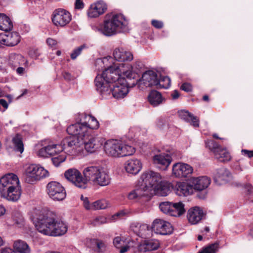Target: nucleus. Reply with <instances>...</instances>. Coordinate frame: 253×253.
Wrapping results in <instances>:
<instances>
[{
	"label": "nucleus",
	"instance_id": "f257e3e1",
	"mask_svg": "<svg viewBox=\"0 0 253 253\" xmlns=\"http://www.w3.org/2000/svg\"><path fill=\"white\" fill-rule=\"evenodd\" d=\"M123 64H114L106 68L101 74H98L95 79L97 90L104 98L111 93L114 98L121 99L125 97L128 92L126 80L134 79L132 72L126 71Z\"/></svg>",
	"mask_w": 253,
	"mask_h": 253
},
{
	"label": "nucleus",
	"instance_id": "f03ea898",
	"mask_svg": "<svg viewBox=\"0 0 253 253\" xmlns=\"http://www.w3.org/2000/svg\"><path fill=\"white\" fill-rule=\"evenodd\" d=\"M34 217L35 227L44 235L57 236L64 234L67 231V225L62 221L50 217V213L36 210Z\"/></svg>",
	"mask_w": 253,
	"mask_h": 253
},
{
	"label": "nucleus",
	"instance_id": "7ed1b4c3",
	"mask_svg": "<svg viewBox=\"0 0 253 253\" xmlns=\"http://www.w3.org/2000/svg\"><path fill=\"white\" fill-rule=\"evenodd\" d=\"M42 147L39 149L37 154L40 157L47 158L58 154L65 151L70 155H77L83 150L81 139L76 138H68L64 139L60 144L52 142L47 143L44 142L41 144Z\"/></svg>",
	"mask_w": 253,
	"mask_h": 253
},
{
	"label": "nucleus",
	"instance_id": "20e7f679",
	"mask_svg": "<svg viewBox=\"0 0 253 253\" xmlns=\"http://www.w3.org/2000/svg\"><path fill=\"white\" fill-rule=\"evenodd\" d=\"M77 123L69 126L67 128V133L71 135L77 136L78 139L82 140L91 130L99 128V124L96 118L84 113L78 114L76 118Z\"/></svg>",
	"mask_w": 253,
	"mask_h": 253
},
{
	"label": "nucleus",
	"instance_id": "39448f33",
	"mask_svg": "<svg viewBox=\"0 0 253 253\" xmlns=\"http://www.w3.org/2000/svg\"><path fill=\"white\" fill-rule=\"evenodd\" d=\"M127 25L128 22L123 14L111 13L105 15L98 30L104 36L110 37L125 32Z\"/></svg>",
	"mask_w": 253,
	"mask_h": 253
},
{
	"label": "nucleus",
	"instance_id": "423d86ee",
	"mask_svg": "<svg viewBox=\"0 0 253 253\" xmlns=\"http://www.w3.org/2000/svg\"><path fill=\"white\" fill-rule=\"evenodd\" d=\"M104 148L107 155L115 158L130 156L135 152L134 147L116 139L106 141Z\"/></svg>",
	"mask_w": 253,
	"mask_h": 253
},
{
	"label": "nucleus",
	"instance_id": "0eeeda50",
	"mask_svg": "<svg viewBox=\"0 0 253 253\" xmlns=\"http://www.w3.org/2000/svg\"><path fill=\"white\" fill-rule=\"evenodd\" d=\"M83 174L87 182L93 185L105 186L111 183V178L108 172L98 167L90 166L85 168Z\"/></svg>",
	"mask_w": 253,
	"mask_h": 253
},
{
	"label": "nucleus",
	"instance_id": "6e6552de",
	"mask_svg": "<svg viewBox=\"0 0 253 253\" xmlns=\"http://www.w3.org/2000/svg\"><path fill=\"white\" fill-rule=\"evenodd\" d=\"M162 180L161 175L153 171H146L143 172L138 180V183L142 184V187L145 189L149 193L154 189L156 186Z\"/></svg>",
	"mask_w": 253,
	"mask_h": 253
},
{
	"label": "nucleus",
	"instance_id": "1a4fd4ad",
	"mask_svg": "<svg viewBox=\"0 0 253 253\" xmlns=\"http://www.w3.org/2000/svg\"><path fill=\"white\" fill-rule=\"evenodd\" d=\"M159 208L164 213L173 216H179L185 212L184 205L182 202H163L160 204Z\"/></svg>",
	"mask_w": 253,
	"mask_h": 253
},
{
	"label": "nucleus",
	"instance_id": "9d476101",
	"mask_svg": "<svg viewBox=\"0 0 253 253\" xmlns=\"http://www.w3.org/2000/svg\"><path fill=\"white\" fill-rule=\"evenodd\" d=\"M81 141L83 148H84L87 152L92 153L101 147L104 140L102 138L94 136L91 133H89Z\"/></svg>",
	"mask_w": 253,
	"mask_h": 253
},
{
	"label": "nucleus",
	"instance_id": "9b49d317",
	"mask_svg": "<svg viewBox=\"0 0 253 253\" xmlns=\"http://www.w3.org/2000/svg\"><path fill=\"white\" fill-rule=\"evenodd\" d=\"M64 176L77 187L81 189L86 188V178L83 177L81 173L77 169L71 168L67 169L64 172Z\"/></svg>",
	"mask_w": 253,
	"mask_h": 253
},
{
	"label": "nucleus",
	"instance_id": "f8f14e48",
	"mask_svg": "<svg viewBox=\"0 0 253 253\" xmlns=\"http://www.w3.org/2000/svg\"><path fill=\"white\" fill-rule=\"evenodd\" d=\"M206 146L214 153V156L218 161L222 162L230 160V153L225 148H222L216 142L212 140H208L205 142Z\"/></svg>",
	"mask_w": 253,
	"mask_h": 253
},
{
	"label": "nucleus",
	"instance_id": "ddd939ff",
	"mask_svg": "<svg viewBox=\"0 0 253 253\" xmlns=\"http://www.w3.org/2000/svg\"><path fill=\"white\" fill-rule=\"evenodd\" d=\"M46 188L49 197L54 201H62L66 197L65 188L59 182H50L47 184Z\"/></svg>",
	"mask_w": 253,
	"mask_h": 253
},
{
	"label": "nucleus",
	"instance_id": "4468645a",
	"mask_svg": "<svg viewBox=\"0 0 253 253\" xmlns=\"http://www.w3.org/2000/svg\"><path fill=\"white\" fill-rule=\"evenodd\" d=\"M72 16L65 9L59 8L55 10L52 14V21L57 27H63L70 23Z\"/></svg>",
	"mask_w": 253,
	"mask_h": 253
},
{
	"label": "nucleus",
	"instance_id": "2eb2a0df",
	"mask_svg": "<svg viewBox=\"0 0 253 253\" xmlns=\"http://www.w3.org/2000/svg\"><path fill=\"white\" fill-rule=\"evenodd\" d=\"M20 185L17 176L13 173H8L0 179V193L11 189Z\"/></svg>",
	"mask_w": 253,
	"mask_h": 253
},
{
	"label": "nucleus",
	"instance_id": "dca6fc26",
	"mask_svg": "<svg viewBox=\"0 0 253 253\" xmlns=\"http://www.w3.org/2000/svg\"><path fill=\"white\" fill-rule=\"evenodd\" d=\"M152 230L157 234L165 235L172 233L173 227L169 222L162 219H156L153 221Z\"/></svg>",
	"mask_w": 253,
	"mask_h": 253
},
{
	"label": "nucleus",
	"instance_id": "f3484780",
	"mask_svg": "<svg viewBox=\"0 0 253 253\" xmlns=\"http://www.w3.org/2000/svg\"><path fill=\"white\" fill-rule=\"evenodd\" d=\"M158 76L156 73L154 71L149 70L146 71L142 76L141 79L136 80V84L138 83V87L143 89L141 86L142 84L145 87L155 86L156 87L157 84Z\"/></svg>",
	"mask_w": 253,
	"mask_h": 253
},
{
	"label": "nucleus",
	"instance_id": "a211bd4d",
	"mask_svg": "<svg viewBox=\"0 0 253 253\" xmlns=\"http://www.w3.org/2000/svg\"><path fill=\"white\" fill-rule=\"evenodd\" d=\"M193 169L189 165L183 163H177L172 167V174L178 178L187 177L193 172Z\"/></svg>",
	"mask_w": 253,
	"mask_h": 253
},
{
	"label": "nucleus",
	"instance_id": "6ab92c4d",
	"mask_svg": "<svg viewBox=\"0 0 253 253\" xmlns=\"http://www.w3.org/2000/svg\"><path fill=\"white\" fill-rule=\"evenodd\" d=\"M20 41V36L17 32L0 34V43L9 46L17 45Z\"/></svg>",
	"mask_w": 253,
	"mask_h": 253
},
{
	"label": "nucleus",
	"instance_id": "aec40b11",
	"mask_svg": "<svg viewBox=\"0 0 253 253\" xmlns=\"http://www.w3.org/2000/svg\"><path fill=\"white\" fill-rule=\"evenodd\" d=\"M206 215V212L199 207H194L190 208L187 212V218L190 223L196 224L199 223Z\"/></svg>",
	"mask_w": 253,
	"mask_h": 253
},
{
	"label": "nucleus",
	"instance_id": "412c9836",
	"mask_svg": "<svg viewBox=\"0 0 253 253\" xmlns=\"http://www.w3.org/2000/svg\"><path fill=\"white\" fill-rule=\"evenodd\" d=\"M106 3L99 1L91 4L87 11V15L90 18H96L103 14L107 10Z\"/></svg>",
	"mask_w": 253,
	"mask_h": 253
},
{
	"label": "nucleus",
	"instance_id": "4be33fe9",
	"mask_svg": "<svg viewBox=\"0 0 253 253\" xmlns=\"http://www.w3.org/2000/svg\"><path fill=\"white\" fill-rule=\"evenodd\" d=\"M1 197L5 199L7 201L11 202H16L20 198L21 195V188L20 185L11 188L0 193Z\"/></svg>",
	"mask_w": 253,
	"mask_h": 253
},
{
	"label": "nucleus",
	"instance_id": "5701e85b",
	"mask_svg": "<svg viewBox=\"0 0 253 253\" xmlns=\"http://www.w3.org/2000/svg\"><path fill=\"white\" fill-rule=\"evenodd\" d=\"M113 55L115 60L120 62L131 61L133 59L132 53L123 48H115Z\"/></svg>",
	"mask_w": 253,
	"mask_h": 253
},
{
	"label": "nucleus",
	"instance_id": "b1692460",
	"mask_svg": "<svg viewBox=\"0 0 253 253\" xmlns=\"http://www.w3.org/2000/svg\"><path fill=\"white\" fill-rule=\"evenodd\" d=\"M193 189L202 191L207 188L211 183V179L206 176L193 178L192 181Z\"/></svg>",
	"mask_w": 253,
	"mask_h": 253
},
{
	"label": "nucleus",
	"instance_id": "393cba45",
	"mask_svg": "<svg viewBox=\"0 0 253 253\" xmlns=\"http://www.w3.org/2000/svg\"><path fill=\"white\" fill-rule=\"evenodd\" d=\"M171 185L170 183L166 181L161 180L156 186H155L153 189L154 193L160 196H167L171 189Z\"/></svg>",
	"mask_w": 253,
	"mask_h": 253
},
{
	"label": "nucleus",
	"instance_id": "a878e982",
	"mask_svg": "<svg viewBox=\"0 0 253 253\" xmlns=\"http://www.w3.org/2000/svg\"><path fill=\"white\" fill-rule=\"evenodd\" d=\"M160 243L158 240H149L145 241L137 247L138 253H144L146 252L156 250L158 249Z\"/></svg>",
	"mask_w": 253,
	"mask_h": 253
},
{
	"label": "nucleus",
	"instance_id": "bb28decb",
	"mask_svg": "<svg viewBox=\"0 0 253 253\" xmlns=\"http://www.w3.org/2000/svg\"><path fill=\"white\" fill-rule=\"evenodd\" d=\"M125 169L128 173L136 174L141 169L142 164L139 160L130 159L126 162Z\"/></svg>",
	"mask_w": 253,
	"mask_h": 253
},
{
	"label": "nucleus",
	"instance_id": "cd10ccee",
	"mask_svg": "<svg viewBox=\"0 0 253 253\" xmlns=\"http://www.w3.org/2000/svg\"><path fill=\"white\" fill-rule=\"evenodd\" d=\"M8 63L10 67L15 69L20 65L23 64L27 65L28 62L22 55L11 53L9 55Z\"/></svg>",
	"mask_w": 253,
	"mask_h": 253
},
{
	"label": "nucleus",
	"instance_id": "c85d7f7f",
	"mask_svg": "<svg viewBox=\"0 0 253 253\" xmlns=\"http://www.w3.org/2000/svg\"><path fill=\"white\" fill-rule=\"evenodd\" d=\"M175 191L179 196H186L193 193V186L186 182H179L175 185Z\"/></svg>",
	"mask_w": 253,
	"mask_h": 253
},
{
	"label": "nucleus",
	"instance_id": "c756f323",
	"mask_svg": "<svg viewBox=\"0 0 253 253\" xmlns=\"http://www.w3.org/2000/svg\"><path fill=\"white\" fill-rule=\"evenodd\" d=\"M153 161L155 164L162 166V169L165 170L171 162L172 159L169 154L163 153L154 156Z\"/></svg>",
	"mask_w": 253,
	"mask_h": 253
},
{
	"label": "nucleus",
	"instance_id": "7c9ffc66",
	"mask_svg": "<svg viewBox=\"0 0 253 253\" xmlns=\"http://www.w3.org/2000/svg\"><path fill=\"white\" fill-rule=\"evenodd\" d=\"M37 165H31L25 170V181L28 183H33L37 181Z\"/></svg>",
	"mask_w": 253,
	"mask_h": 253
},
{
	"label": "nucleus",
	"instance_id": "2f4dec72",
	"mask_svg": "<svg viewBox=\"0 0 253 253\" xmlns=\"http://www.w3.org/2000/svg\"><path fill=\"white\" fill-rule=\"evenodd\" d=\"M148 98L150 104L154 107L157 106L163 103L165 100L161 94L156 90L151 91L149 93Z\"/></svg>",
	"mask_w": 253,
	"mask_h": 253
},
{
	"label": "nucleus",
	"instance_id": "473e14b6",
	"mask_svg": "<svg viewBox=\"0 0 253 253\" xmlns=\"http://www.w3.org/2000/svg\"><path fill=\"white\" fill-rule=\"evenodd\" d=\"M13 250L15 253H30L31 252L28 245L25 242L21 240H17L14 242Z\"/></svg>",
	"mask_w": 253,
	"mask_h": 253
},
{
	"label": "nucleus",
	"instance_id": "72a5a7b5",
	"mask_svg": "<svg viewBox=\"0 0 253 253\" xmlns=\"http://www.w3.org/2000/svg\"><path fill=\"white\" fill-rule=\"evenodd\" d=\"M13 28V23L10 19L5 14L0 13V29L8 31Z\"/></svg>",
	"mask_w": 253,
	"mask_h": 253
},
{
	"label": "nucleus",
	"instance_id": "f704fd0d",
	"mask_svg": "<svg viewBox=\"0 0 253 253\" xmlns=\"http://www.w3.org/2000/svg\"><path fill=\"white\" fill-rule=\"evenodd\" d=\"M139 188H137L131 191L127 196V197L130 200H134L138 198L143 196H146L149 195V193L145 189L142 187V184L139 183Z\"/></svg>",
	"mask_w": 253,
	"mask_h": 253
},
{
	"label": "nucleus",
	"instance_id": "c9c22d12",
	"mask_svg": "<svg viewBox=\"0 0 253 253\" xmlns=\"http://www.w3.org/2000/svg\"><path fill=\"white\" fill-rule=\"evenodd\" d=\"M229 171L224 168L218 169L214 176V181L216 183L220 181H225L227 178L229 176Z\"/></svg>",
	"mask_w": 253,
	"mask_h": 253
},
{
	"label": "nucleus",
	"instance_id": "e433bc0d",
	"mask_svg": "<svg viewBox=\"0 0 253 253\" xmlns=\"http://www.w3.org/2000/svg\"><path fill=\"white\" fill-rule=\"evenodd\" d=\"M12 141L16 151L22 153L24 151V145L22 136L19 134H16L12 138Z\"/></svg>",
	"mask_w": 253,
	"mask_h": 253
},
{
	"label": "nucleus",
	"instance_id": "4c0bfd02",
	"mask_svg": "<svg viewBox=\"0 0 253 253\" xmlns=\"http://www.w3.org/2000/svg\"><path fill=\"white\" fill-rule=\"evenodd\" d=\"M133 230L139 236L142 238H146L150 231L147 224H138Z\"/></svg>",
	"mask_w": 253,
	"mask_h": 253
},
{
	"label": "nucleus",
	"instance_id": "58836bf2",
	"mask_svg": "<svg viewBox=\"0 0 253 253\" xmlns=\"http://www.w3.org/2000/svg\"><path fill=\"white\" fill-rule=\"evenodd\" d=\"M113 244L116 248L120 249V253H125L129 248L128 246L124 245V241L119 236H117L114 239Z\"/></svg>",
	"mask_w": 253,
	"mask_h": 253
},
{
	"label": "nucleus",
	"instance_id": "ea45409f",
	"mask_svg": "<svg viewBox=\"0 0 253 253\" xmlns=\"http://www.w3.org/2000/svg\"><path fill=\"white\" fill-rule=\"evenodd\" d=\"M170 84V80L167 76L162 77L159 80L157 79V84L156 88H167Z\"/></svg>",
	"mask_w": 253,
	"mask_h": 253
},
{
	"label": "nucleus",
	"instance_id": "a19ab883",
	"mask_svg": "<svg viewBox=\"0 0 253 253\" xmlns=\"http://www.w3.org/2000/svg\"><path fill=\"white\" fill-rule=\"evenodd\" d=\"M125 65V67L124 68L126 71H131L133 74L134 77L136 75L134 72H135L138 71L140 68H142L143 64L142 63L139 61H135L132 65H126L125 64L123 63Z\"/></svg>",
	"mask_w": 253,
	"mask_h": 253
},
{
	"label": "nucleus",
	"instance_id": "79ce46f5",
	"mask_svg": "<svg viewBox=\"0 0 253 253\" xmlns=\"http://www.w3.org/2000/svg\"><path fill=\"white\" fill-rule=\"evenodd\" d=\"M108 206V202L104 199L97 200L92 204V209L94 210L105 209Z\"/></svg>",
	"mask_w": 253,
	"mask_h": 253
},
{
	"label": "nucleus",
	"instance_id": "37998d69",
	"mask_svg": "<svg viewBox=\"0 0 253 253\" xmlns=\"http://www.w3.org/2000/svg\"><path fill=\"white\" fill-rule=\"evenodd\" d=\"M219 249V244L217 242L211 244L204 248L198 253H216Z\"/></svg>",
	"mask_w": 253,
	"mask_h": 253
},
{
	"label": "nucleus",
	"instance_id": "c03bdc74",
	"mask_svg": "<svg viewBox=\"0 0 253 253\" xmlns=\"http://www.w3.org/2000/svg\"><path fill=\"white\" fill-rule=\"evenodd\" d=\"M59 156L52 158V162L53 165L56 167L58 166L61 163L64 162L66 159V152L62 151Z\"/></svg>",
	"mask_w": 253,
	"mask_h": 253
},
{
	"label": "nucleus",
	"instance_id": "a18cd8bd",
	"mask_svg": "<svg viewBox=\"0 0 253 253\" xmlns=\"http://www.w3.org/2000/svg\"><path fill=\"white\" fill-rule=\"evenodd\" d=\"M36 175L37 176V181H38L42 178L48 176L49 172L43 167L37 165V174Z\"/></svg>",
	"mask_w": 253,
	"mask_h": 253
},
{
	"label": "nucleus",
	"instance_id": "49530a36",
	"mask_svg": "<svg viewBox=\"0 0 253 253\" xmlns=\"http://www.w3.org/2000/svg\"><path fill=\"white\" fill-rule=\"evenodd\" d=\"M106 222V218L103 216H99L94 218L91 221V224L93 226H99Z\"/></svg>",
	"mask_w": 253,
	"mask_h": 253
},
{
	"label": "nucleus",
	"instance_id": "de8ad7c7",
	"mask_svg": "<svg viewBox=\"0 0 253 253\" xmlns=\"http://www.w3.org/2000/svg\"><path fill=\"white\" fill-rule=\"evenodd\" d=\"M84 45H82L75 49L71 54V58L74 60L81 54L82 50L85 48Z\"/></svg>",
	"mask_w": 253,
	"mask_h": 253
},
{
	"label": "nucleus",
	"instance_id": "09e8293b",
	"mask_svg": "<svg viewBox=\"0 0 253 253\" xmlns=\"http://www.w3.org/2000/svg\"><path fill=\"white\" fill-rule=\"evenodd\" d=\"M179 116L180 118L187 122H190V119L192 114L187 111H181L179 112Z\"/></svg>",
	"mask_w": 253,
	"mask_h": 253
},
{
	"label": "nucleus",
	"instance_id": "8fccbe9b",
	"mask_svg": "<svg viewBox=\"0 0 253 253\" xmlns=\"http://www.w3.org/2000/svg\"><path fill=\"white\" fill-rule=\"evenodd\" d=\"M14 224L18 227H21L24 225V219L23 217L19 215L18 217L14 218Z\"/></svg>",
	"mask_w": 253,
	"mask_h": 253
},
{
	"label": "nucleus",
	"instance_id": "3c124183",
	"mask_svg": "<svg viewBox=\"0 0 253 253\" xmlns=\"http://www.w3.org/2000/svg\"><path fill=\"white\" fill-rule=\"evenodd\" d=\"M110 60H112V57L110 56L104 57L102 59H97L95 62L96 66H101L106 64Z\"/></svg>",
	"mask_w": 253,
	"mask_h": 253
},
{
	"label": "nucleus",
	"instance_id": "603ef678",
	"mask_svg": "<svg viewBox=\"0 0 253 253\" xmlns=\"http://www.w3.org/2000/svg\"><path fill=\"white\" fill-rule=\"evenodd\" d=\"M81 199L83 201L84 206L86 210H92V204L90 205L89 204V202L87 197H84L83 195H82L81 197Z\"/></svg>",
	"mask_w": 253,
	"mask_h": 253
},
{
	"label": "nucleus",
	"instance_id": "864d4df0",
	"mask_svg": "<svg viewBox=\"0 0 253 253\" xmlns=\"http://www.w3.org/2000/svg\"><path fill=\"white\" fill-rule=\"evenodd\" d=\"M126 214V212L125 211H121L117 213L114 214L112 216V219L116 220L118 219L121 218L123 217H124Z\"/></svg>",
	"mask_w": 253,
	"mask_h": 253
},
{
	"label": "nucleus",
	"instance_id": "5fc2aeb1",
	"mask_svg": "<svg viewBox=\"0 0 253 253\" xmlns=\"http://www.w3.org/2000/svg\"><path fill=\"white\" fill-rule=\"evenodd\" d=\"M180 88L185 91L189 92L192 90V88L190 84L186 83L181 85Z\"/></svg>",
	"mask_w": 253,
	"mask_h": 253
},
{
	"label": "nucleus",
	"instance_id": "6e6d98bb",
	"mask_svg": "<svg viewBox=\"0 0 253 253\" xmlns=\"http://www.w3.org/2000/svg\"><path fill=\"white\" fill-rule=\"evenodd\" d=\"M151 23L152 25L156 28L161 29L163 27V22L158 20H153Z\"/></svg>",
	"mask_w": 253,
	"mask_h": 253
},
{
	"label": "nucleus",
	"instance_id": "4d7b16f0",
	"mask_svg": "<svg viewBox=\"0 0 253 253\" xmlns=\"http://www.w3.org/2000/svg\"><path fill=\"white\" fill-rule=\"evenodd\" d=\"M29 54L32 58H36L39 56L40 52L38 49H35L30 50Z\"/></svg>",
	"mask_w": 253,
	"mask_h": 253
},
{
	"label": "nucleus",
	"instance_id": "13d9d810",
	"mask_svg": "<svg viewBox=\"0 0 253 253\" xmlns=\"http://www.w3.org/2000/svg\"><path fill=\"white\" fill-rule=\"evenodd\" d=\"M190 122H191L192 125L194 127H198L199 126V121L196 117L194 116L193 115L190 119Z\"/></svg>",
	"mask_w": 253,
	"mask_h": 253
},
{
	"label": "nucleus",
	"instance_id": "bf43d9fd",
	"mask_svg": "<svg viewBox=\"0 0 253 253\" xmlns=\"http://www.w3.org/2000/svg\"><path fill=\"white\" fill-rule=\"evenodd\" d=\"M99 252H102L104 250L105 245L101 241H95Z\"/></svg>",
	"mask_w": 253,
	"mask_h": 253
},
{
	"label": "nucleus",
	"instance_id": "052dcab7",
	"mask_svg": "<svg viewBox=\"0 0 253 253\" xmlns=\"http://www.w3.org/2000/svg\"><path fill=\"white\" fill-rule=\"evenodd\" d=\"M84 7V3L82 0H76L75 8L76 9H82Z\"/></svg>",
	"mask_w": 253,
	"mask_h": 253
},
{
	"label": "nucleus",
	"instance_id": "680f3d73",
	"mask_svg": "<svg viewBox=\"0 0 253 253\" xmlns=\"http://www.w3.org/2000/svg\"><path fill=\"white\" fill-rule=\"evenodd\" d=\"M241 152L243 155L247 156L249 158L253 157V151H249L245 149H243Z\"/></svg>",
	"mask_w": 253,
	"mask_h": 253
},
{
	"label": "nucleus",
	"instance_id": "e2e57ef3",
	"mask_svg": "<svg viewBox=\"0 0 253 253\" xmlns=\"http://www.w3.org/2000/svg\"><path fill=\"white\" fill-rule=\"evenodd\" d=\"M46 42L50 46H53L57 44L56 41L52 38H48L46 40Z\"/></svg>",
	"mask_w": 253,
	"mask_h": 253
},
{
	"label": "nucleus",
	"instance_id": "0e129e2a",
	"mask_svg": "<svg viewBox=\"0 0 253 253\" xmlns=\"http://www.w3.org/2000/svg\"><path fill=\"white\" fill-rule=\"evenodd\" d=\"M64 78L67 81H71L73 79V77L68 72H65L63 73Z\"/></svg>",
	"mask_w": 253,
	"mask_h": 253
},
{
	"label": "nucleus",
	"instance_id": "69168bd1",
	"mask_svg": "<svg viewBox=\"0 0 253 253\" xmlns=\"http://www.w3.org/2000/svg\"><path fill=\"white\" fill-rule=\"evenodd\" d=\"M0 105L3 107L4 110L6 109L8 107V103L3 99H0Z\"/></svg>",
	"mask_w": 253,
	"mask_h": 253
},
{
	"label": "nucleus",
	"instance_id": "338daca9",
	"mask_svg": "<svg viewBox=\"0 0 253 253\" xmlns=\"http://www.w3.org/2000/svg\"><path fill=\"white\" fill-rule=\"evenodd\" d=\"M245 188L247 191L248 194H250L251 193L253 192V188L250 184L245 185Z\"/></svg>",
	"mask_w": 253,
	"mask_h": 253
},
{
	"label": "nucleus",
	"instance_id": "774afa93",
	"mask_svg": "<svg viewBox=\"0 0 253 253\" xmlns=\"http://www.w3.org/2000/svg\"><path fill=\"white\" fill-rule=\"evenodd\" d=\"M0 253H15L14 250L10 248H4L1 250Z\"/></svg>",
	"mask_w": 253,
	"mask_h": 253
}]
</instances>
